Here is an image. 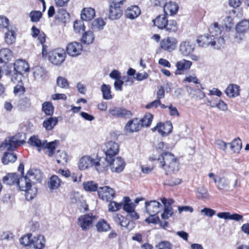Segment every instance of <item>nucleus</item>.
Instances as JSON below:
<instances>
[{"label":"nucleus","mask_w":249,"mask_h":249,"mask_svg":"<svg viewBox=\"0 0 249 249\" xmlns=\"http://www.w3.org/2000/svg\"><path fill=\"white\" fill-rule=\"evenodd\" d=\"M42 178V173L36 169H30L25 176L19 178L17 186L20 191L25 192V197L27 200H32L36 196L37 190L33 185L40 182Z\"/></svg>","instance_id":"obj_1"},{"label":"nucleus","mask_w":249,"mask_h":249,"mask_svg":"<svg viewBox=\"0 0 249 249\" xmlns=\"http://www.w3.org/2000/svg\"><path fill=\"white\" fill-rule=\"evenodd\" d=\"M150 160H154L156 157H150ZM159 166L163 169L166 175H171L179 170V162L174 154L170 152H163L158 158Z\"/></svg>","instance_id":"obj_2"},{"label":"nucleus","mask_w":249,"mask_h":249,"mask_svg":"<svg viewBox=\"0 0 249 249\" xmlns=\"http://www.w3.org/2000/svg\"><path fill=\"white\" fill-rule=\"evenodd\" d=\"M24 134L18 133L15 136L8 137L0 145L1 151H13L18 146L22 144L24 142Z\"/></svg>","instance_id":"obj_3"},{"label":"nucleus","mask_w":249,"mask_h":249,"mask_svg":"<svg viewBox=\"0 0 249 249\" xmlns=\"http://www.w3.org/2000/svg\"><path fill=\"white\" fill-rule=\"evenodd\" d=\"M28 143L30 145L36 147L38 151L42 149H47V154L51 157L54 154L57 141L47 143L46 141H41L37 137L34 136L29 139Z\"/></svg>","instance_id":"obj_4"},{"label":"nucleus","mask_w":249,"mask_h":249,"mask_svg":"<svg viewBox=\"0 0 249 249\" xmlns=\"http://www.w3.org/2000/svg\"><path fill=\"white\" fill-rule=\"evenodd\" d=\"M29 67L28 64L24 60H18L14 63V66L10 65L7 67L6 74L11 77V74L16 77L17 74H20L27 71Z\"/></svg>","instance_id":"obj_5"},{"label":"nucleus","mask_w":249,"mask_h":249,"mask_svg":"<svg viewBox=\"0 0 249 249\" xmlns=\"http://www.w3.org/2000/svg\"><path fill=\"white\" fill-rule=\"evenodd\" d=\"M195 48L194 44L188 41H182L179 46V52L183 56H190L192 60L197 61L200 57L199 55L192 54Z\"/></svg>","instance_id":"obj_6"},{"label":"nucleus","mask_w":249,"mask_h":249,"mask_svg":"<svg viewBox=\"0 0 249 249\" xmlns=\"http://www.w3.org/2000/svg\"><path fill=\"white\" fill-rule=\"evenodd\" d=\"M208 177L213 180L219 191H228L231 190L230 180L228 178L224 176L219 177L213 173H209Z\"/></svg>","instance_id":"obj_7"},{"label":"nucleus","mask_w":249,"mask_h":249,"mask_svg":"<svg viewBox=\"0 0 249 249\" xmlns=\"http://www.w3.org/2000/svg\"><path fill=\"white\" fill-rule=\"evenodd\" d=\"M50 61L53 65H60L65 61L66 57V52L62 49H55L49 53Z\"/></svg>","instance_id":"obj_8"},{"label":"nucleus","mask_w":249,"mask_h":249,"mask_svg":"<svg viewBox=\"0 0 249 249\" xmlns=\"http://www.w3.org/2000/svg\"><path fill=\"white\" fill-rule=\"evenodd\" d=\"M104 152L106 155V160L117 157L119 152V145L114 141H109L105 144Z\"/></svg>","instance_id":"obj_9"},{"label":"nucleus","mask_w":249,"mask_h":249,"mask_svg":"<svg viewBox=\"0 0 249 249\" xmlns=\"http://www.w3.org/2000/svg\"><path fill=\"white\" fill-rule=\"evenodd\" d=\"M106 160L109 164L112 172L114 173H121L123 171L125 166L124 160L120 157L117 156L111 158L110 160Z\"/></svg>","instance_id":"obj_10"},{"label":"nucleus","mask_w":249,"mask_h":249,"mask_svg":"<svg viewBox=\"0 0 249 249\" xmlns=\"http://www.w3.org/2000/svg\"><path fill=\"white\" fill-rule=\"evenodd\" d=\"M114 221L122 227H124L129 231H131L135 226L134 221H130L127 217H124L119 213H114L112 215Z\"/></svg>","instance_id":"obj_11"},{"label":"nucleus","mask_w":249,"mask_h":249,"mask_svg":"<svg viewBox=\"0 0 249 249\" xmlns=\"http://www.w3.org/2000/svg\"><path fill=\"white\" fill-rule=\"evenodd\" d=\"M97 193L100 199L107 202L112 200L115 196V191L108 186L99 187Z\"/></svg>","instance_id":"obj_12"},{"label":"nucleus","mask_w":249,"mask_h":249,"mask_svg":"<svg viewBox=\"0 0 249 249\" xmlns=\"http://www.w3.org/2000/svg\"><path fill=\"white\" fill-rule=\"evenodd\" d=\"M83 50V46L80 42L73 41L69 43L66 47V52L68 55L72 57H76L81 54Z\"/></svg>","instance_id":"obj_13"},{"label":"nucleus","mask_w":249,"mask_h":249,"mask_svg":"<svg viewBox=\"0 0 249 249\" xmlns=\"http://www.w3.org/2000/svg\"><path fill=\"white\" fill-rule=\"evenodd\" d=\"M173 126L172 123L168 121L165 123H159L157 125L152 128V131H157L162 136H167L172 132Z\"/></svg>","instance_id":"obj_14"},{"label":"nucleus","mask_w":249,"mask_h":249,"mask_svg":"<svg viewBox=\"0 0 249 249\" xmlns=\"http://www.w3.org/2000/svg\"><path fill=\"white\" fill-rule=\"evenodd\" d=\"M177 44L178 41L176 38L166 37L161 40L160 45L163 50L170 52L176 48Z\"/></svg>","instance_id":"obj_15"},{"label":"nucleus","mask_w":249,"mask_h":249,"mask_svg":"<svg viewBox=\"0 0 249 249\" xmlns=\"http://www.w3.org/2000/svg\"><path fill=\"white\" fill-rule=\"evenodd\" d=\"M21 78L22 75L19 74H17L16 77H15L13 74L11 75V81L15 84H17V85L14 89V93L16 95L20 96L25 92V88L23 86Z\"/></svg>","instance_id":"obj_16"},{"label":"nucleus","mask_w":249,"mask_h":249,"mask_svg":"<svg viewBox=\"0 0 249 249\" xmlns=\"http://www.w3.org/2000/svg\"><path fill=\"white\" fill-rule=\"evenodd\" d=\"M95 160L90 156L85 155L82 156L79 160L78 167L80 170H87L94 166Z\"/></svg>","instance_id":"obj_17"},{"label":"nucleus","mask_w":249,"mask_h":249,"mask_svg":"<svg viewBox=\"0 0 249 249\" xmlns=\"http://www.w3.org/2000/svg\"><path fill=\"white\" fill-rule=\"evenodd\" d=\"M95 216L85 214L81 216L78 220V225L83 231H87L92 226V223Z\"/></svg>","instance_id":"obj_18"},{"label":"nucleus","mask_w":249,"mask_h":249,"mask_svg":"<svg viewBox=\"0 0 249 249\" xmlns=\"http://www.w3.org/2000/svg\"><path fill=\"white\" fill-rule=\"evenodd\" d=\"M109 114L117 118H129L131 116V112L124 108L113 107L109 109Z\"/></svg>","instance_id":"obj_19"},{"label":"nucleus","mask_w":249,"mask_h":249,"mask_svg":"<svg viewBox=\"0 0 249 249\" xmlns=\"http://www.w3.org/2000/svg\"><path fill=\"white\" fill-rule=\"evenodd\" d=\"M145 207L148 214H157L160 212L161 205L156 200H152L146 201Z\"/></svg>","instance_id":"obj_20"},{"label":"nucleus","mask_w":249,"mask_h":249,"mask_svg":"<svg viewBox=\"0 0 249 249\" xmlns=\"http://www.w3.org/2000/svg\"><path fill=\"white\" fill-rule=\"evenodd\" d=\"M123 12L121 7L114 4H110L108 9V18L111 20H116L121 17Z\"/></svg>","instance_id":"obj_21"},{"label":"nucleus","mask_w":249,"mask_h":249,"mask_svg":"<svg viewBox=\"0 0 249 249\" xmlns=\"http://www.w3.org/2000/svg\"><path fill=\"white\" fill-rule=\"evenodd\" d=\"M192 65V63L191 61L185 59L177 61L176 64V67L177 68V70L175 71L176 74H182V72L189 70Z\"/></svg>","instance_id":"obj_22"},{"label":"nucleus","mask_w":249,"mask_h":249,"mask_svg":"<svg viewBox=\"0 0 249 249\" xmlns=\"http://www.w3.org/2000/svg\"><path fill=\"white\" fill-rule=\"evenodd\" d=\"M240 87L235 84H230L226 88L225 93L229 98H235L240 95Z\"/></svg>","instance_id":"obj_23"},{"label":"nucleus","mask_w":249,"mask_h":249,"mask_svg":"<svg viewBox=\"0 0 249 249\" xmlns=\"http://www.w3.org/2000/svg\"><path fill=\"white\" fill-rule=\"evenodd\" d=\"M142 127L140 120L137 118L128 121L125 126V130L129 133L137 132Z\"/></svg>","instance_id":"obj_24"},{"label":"nucleus","mask_w":249,"mask_h":249,"mask_svg":"<svg viewBox=\"0 0 249 249\" xmlns=\"http://www.w3.org/2000/svg\"><path fill=\"white\" fill-rule=\"evenodd\" d=\"M45 245V239L43 235L32 236L31 247L34 249H43Z\"/></svg>","instance_id":"obj_25"},{"label":"nucleus","mask_w":249,"mask_h":249,"mask_svg":"<svg viewBox=\"0 0 249 249\" xmlns=\"http://www.w3.org/2000/svg\"><path fill=\"white\" fill-rule=\"evenodd\" d=\"M141 14L140 8L136 5H132L128 7L125 11V15L127 18L134 19L138 17Z\"/></svg>","instance_id":"obj_26"},{"label":"nucleus","mask_w":249,"mask_h":249,"mask_svg":"<svg viewBox=\"0 0 249 249\" xmlns=\"http://www.w3.org/2000/svg\"><path fill=\"white\" fill-rule=\"evenodd\" d=\"M217 216L219 218H222L224 219H230L234 220L235 221H239L243 220V215L239 214L238 213L231 214L229 212H222L219 213L217 214Z\"/></svg>","instance_id":"obj_27"},{"label":"nucleus","mask_w":249,"mask_h":249,"mask_svg":"<svg viewBox=\"0 0 249 249\" xmlns=\"http://www.w3.org/2000/svg\"><path fill=\"white\" fill-rule=\"evenodd\" d=\"M178 7L175 2L170 1L164 4L163 10L166 15H174L176 14L178 11Z\"/></svg>","instance_id":"obj_28"},{"label":"nucleus","mask_w":249,"mask_h":249,"mask_svg":"<svg viewBox=\"0 0 249 249\" xmlns=\"http://www.w3.org/2000/svg\"><path fill=\"white\" fill-rule=\"evenodd\" d=\"M19 178V176L17 173H9L3 178L2 181L6 184L17 186Z\"/></svg>","instance_id":"obj_29"},{"label":"nucleus","mask_w":249,"mask_h":249,"mask_svg":"<svg viewBox=\"0 0 249 249\" xmlns=\"http://www.w3.org/2000/svg\"><path fill=\"white\" fill-rule=\"evenodd\" d=\"M95 16V12L94 9L89 7L84 8L81 14L82 19L85 21L91 20Z\"/></svg>","instance_id":"obj_30"},{"label":"nucleus","mask_w":249,"mask_h":249,"mask_svg":"<svg viewBox=\"0 0 249 249\" xmlns=\"http://www.w3.org/2000/svg\"><path fill=\"white\" fill-rule=\"evenodd\" d=\"M33 75L36 79L43 80L46 77L47 71L42 67L37 66L33 68Z\"/></svg>","instance_id":"obj_31"},{"label":"nucleus","mask_w":249,"mask_h":249,"mask_svg":"<svg viewBox=\"0 0 249 249\" xmlns=\"http://www.w3.org/2000/svg\"><path fill=\"white\" fill-rule=\"evenodd\" d=\"M94 38L95 36L93 31L88 30L83 34L81 41L83 44L89 45L93 43Z\"/></svg>","instance_id":"obj_32"},{"label":"nucleus","mask_w":249,"mask_h":249,"mask_svg":"<svg viewBox=\"0 0 249 249\" xmlns=\"http://www.w3.org/2000/svg\"><path fill=\"white\" fill-rule=\"evenodd\" d=\"M235 30L237 33L243 35L249 30V20L245 19L240 21L236 25Z\"/></svg>","instance_id":"obj_33"},{"label":"nucleus","mask_w":249,"mask_h":249,"mask_svg":"<svg viewBox=\"0 0 249 249\" xmlns=\"http://www.w3.org/2000/svg\"><path fill=\"white\" fill-rule=\"evenodd\" d=\"M106 25V22L101 18H97L94 19L91 24V29L94 31H100L102 30Z\"/></svg>","instance_id":"obj_34"},{"label":"nucleus","mask_w":249,"mask_h":249,"mask_svg":"<svg viewBox=\"0 0 249 249\" xmlns=\"http://www.w3.org/2000/svg\"><path fill=\"white\" fill-rule=\"evenodd\" d=\"M122 206L123 210L127 213L134 210L135 209L136 205L131 202L128 197H124L122 202Z\"/></svg>","instance_id":"obj_35"},{"label":"nucleus","mask_w":249,"mask_h":249,"mask_svg":"<svg viewBox=\"0 0 249 249\" xmlns=\"http://www.w3.org/2000/svg\"><path fill=\"white\" fill-rule=\"evenodd\" d=\"M31 35L34 38L38 37V40L41 44H43L46 41V35L44 33H40V31L36 26H33L31 29Z\"/></svg>","instance_id":"obj_36"},{"label":"nucleus","mask_w":249,"mask_h":249,"mask_svg":"<svg viewBox=\"0 0 249 249\" xmlns=\"http://www.w3.org/2000/svg\"><path fill=\"white\" fill-rule=\"evenodd\" d=\"M12 52L7 48H4L0 50V62H6L12 58Z\"/></svg>","instance_id":"obj_37"},{"label":"nucleus","mask_w":249,"mask_h":249,"mask_svg":"<svg viewBox=\"0 0 249 249\" xmlns=\"http://www.w3.org/2000/svg\"><path fill=\"white\" fill-rule=\"evenodd\" d=\"M167 20L165 15H161L157 17L153 21L154 25L158 28L163 29L165 27Z\"/></svg>","instance_id":"obj_38"},{"label":"nucleus","mask_w":249,"mask_h":249,"mask_svg":"<svg viewBox=\"0 0 249 249\" xmlns=\"http://www.w3.org/2000/svg\"><path fill=\"white\" fill-rule=\"evenodd\" d=\"M222 27L225 28L226 30H230L234 25L233 19L231 14L226 16L222 20Z\"/></svg>","instance_id":"obj_39"},{"label":"nucleus","mask_w":249,"mask_h":249,"mask_svg":"<svg viewBox=\"0 0 249 249\" xmlns=\"http://www.w3.org/2000/svg\"><path fill=\"white\" fill-rule=\"evenodd\" d=\"M61 180L56 175H53L50 178L48 186L51 190L57 189L61 185Z\"/></svg>","instance_id":"obj_40"},{"label":"nucleus","mask_w":249,"mask_h":249,"mask_svg":"<svg viewBox=\"0 0 249 249\" xmlns=\"http://www.w3.org/2000/svg\"><path fill=\"white\" fill-rule=\"evenodd\" d=\"M55 158L58 163L64 165L68 162V156L66 152L58 150L55 154Z\"/></svg>","instance_id":"obj_41"},{"label":"nucleus","mask_w":249,"mask_h":249,"mask_svg":"<svg viewBox=\"0 0 249 249\" xmlns=\"http://www.w3.org/2000/svg\"><path fill=\"white\" fill-rule=\"evenodd\" d=\"M17 159L16 154L13 153L5 152L2 158V162L4 165L14 162Z\"/></svg>","instance_id":"obj_42"},{"label":"nucleus","mask_w":249,"mask_h":249,"mask_svg":"<svg viewBox=\"0 0 249 249\" xmlns=\"http://www.w3.org/2000/svg\"><path fill=\"white\" fill-rule=\"evenodd\" d=\"M58 120L56 117H50L44 121L43 126L46 130H51L57 124Z\"/></svg>","instance_id":"obj_43"},{"label":"nucleus","mask_w":249,"mask_h":249,"mask_svg":"<svg viewBox=\"0 0 249 249\" xmlns=\"http://www.w3.org/2000/svg\"><path fill=\"white\" fill-rule=\"evenodd\" d=\"M83 186L87 192H95L99 188L98 184L92 180L84 182Z\"/></svg>","instance_id":"obj_44"},{"label":"nucleus","mask_w":249,"mask_h":249,"mask_svg":"<svg viewBox=\"0 0 249 249\" xmlns=\"http://www.w3.org/2000/svg\"><path fill=\"white\" fill-rule=\"evenodd\" d=\"M196 195L198 198L208 199L210 198V195L208 190L205 186L199 187L196 189Z\"/></svg>","instance_id":"obj_45"},{"label":"nucleus","mask_w":249,"mask_h":249,"mask_svg":"<svg viewBox=\"0 0 249 249\" xmlns=\"http://www.w3.org/2000/svg\"><path fill=\"white\" fill-rule=\"evenodd\" d=\"M231 149L233 152H239L242 148V142L239 138L235 139L230 143H228Z\"/></svg>","instance_id":"obj_46"},{"label":"nucleus","mask_w":249,"mask_h":249,"mask_svg":"<svg viewBox=\"0 0 249 249\" xmlns=\"http://www.w3.org/2000/svg\"><path fill=\"white\" fill-rule=\"evenodd\" d=\"M96 228L99 232H105L110 229L109 225L104 219L100 220L96 224Z\"/></svg>","instance_id":"obj_47"},{"label":"nucleus","mask_w":249,"mask_h":249,"mask_svg":"<svg viewBox=\"0 0 249 249\" xmlns=\"http://www.w3.org/2000/svg\"><path fill=\"white\" fill-rule=\"evenodd\" d=\"M221 28L217 22H213L209 28V33L213 36H216L221 33Z\"/></svg>","instance_id":"obj_48"},{"label":"nucleus","mask_w":249,"mask_h":249,"mask_svg":"<svg viewBox=\"0 0 249 249\" xmlns=\"http://www.w3.org/2000/svg\"><path fill=\"white\" fill-rule=\"evenodd\" d=\"M16 40L15 32L12 30H9L5 33V41L8 44H12Z\"/></svg>","instance_id":"obj_49"},{"label":"nucleus","mask_w":249,"mask_h":249,"mask_svg":"<svg viewBox=\"0 0 249 249\" xmlns=\"http://www.w3.org/2000/svg\"><path fill=\"white\" fill-rule=\"evenodd\" d=\"M101 89L104 99L106 100L112 99V97L110 93L111 87L109 85L103 84Z\"/></svg>","instance_id":"obj_50"},{"label":"nucleus","mask_w":249,"mask_h":249,"mask_svg":"<svg viewBox=\"0 0 249 249\" xmlns=\"http://www.w3.org/2000/svg\"><path fill=\"white\" fill-rule=\"evenodd\" d=\"M32 238V234H27L22 236L19 239L20 244L24 247H31Z\"/></svg>","instance_id":"obj_51"},{"label":"nucleus","mask_w":249,"mask_h":249,"mask_svg":"<svg viewBox=\"0 0 249 249\" xmlns=\"http://www.w3.org/2000/svg\"><path fill=\"white\" fill-rule=\"evenodd\" d=\"M42 110L47 115H52L54 111V107L52 104L49 102H46L42 104Z\"/></svg>","instance_id":"obj_52"},{"label":"nucleus","mask_w":249,"mask_h":249,"mask_svg":"<svg viewBox=\"0 0 249 249\" xmlns=\"http://www.w3.org/2000/svg\"><path fill=\"white\" fill-rule=\"evenodd\" d=\"M164 29L168 32H175L178 29L176 21L174 20H168Z\"/></svg>","instance_id":"obj_53"},{"label":"nucleus","mask_w":249,"mask_h":249,"mask_svg":"<svg viewBox=\"0 0 249 249\" xmlns=\"http://www.w3.org/2000/svg\"><path fill=\"white\" fill-rule=\"evenodd\" d=\"M213 39L212 47L217 49H220L225 43L224 39L222 36H214Z\"/></svg>","instance_id":"obj_54"},{"label":"nucleus","mask_w":249,"mask_h":249,"mask_svg":"<svg viewBox=\"0 0 249 249\" xmlns=\"http://www.w3.org/2000/svg\"><path fill=\"white\" fill-rule=\"evenodd\" d=\"M153 118V116L150 113L146 114L144 117L140 120L142 123V126L146 127L148 126L151 123Z\"/></svg>","instance_id":"obj_55"},{"label":"nucleus","mask_w":249,"mask_h":249,"mask_svg":"<svg viewBox=\"0 0 249 249\" xmlns=\"http://www.w3.org/2000/svg\"><path fill=\"white\" fill-rule=\"evenodd\" d=\"M105 160L106 161H101V160L100 161H95L94 166L99 172H102L106 170L109 165L107 160Z\"/></svg>","instance_id":"obj_56"},{"label":"nucleus","mask_w":249,"mask_h":249,"mask_svg":"<svg viewBox=\"0 0 249 249\" xmlns=\"http://www.w3.org/2000/svg\"><path fill=\"white\" fill-rule=\"evenodd\" d=\"M122 208V202L117 203L114 201H110L108 205V210L109 212H115L119 211Z\"/></svg>","instance_id":"obj_57"},{"label":"nucleus","mask_w":249,"mask_h":249,"mask_svg":"<svg viewBox=\"0 0 249 249\" xmlns=\"http://www.w3.org/2000/svg\"><path fill=\"white\" fill-rule=\"evenodd\" d=\"M211 107H216L220 110L224 112L228 110L227 104L221 100H219L217 103L211 105Z\"/></svg>","instance_id":"obj_58"},{"label":"nucleus","mask_w":249,"mask_h":249,"mask_svg":"<svg viewBox=\"0 0 249 249\" xmlns=\"http://www.w3.org/2000/svg\"><path fill=\"white\" fill-rule=\"evenodd\" d=\"M74 30L76 33H81L85 29L84 23L81 21H75L73 25Z\"/></svg>","instance_id":"obj_59"},{"label":"nucleus","mask_w":249,"mask_h":249,"mask_svg":"<svg viewBox=\"0 0 249 249\" xmlns=\"http://www.w3.org/2000/svg\"><path fill=\"white\" fill-rule=\"evenodd\" d=\"M42 16V13L39 11H32L30 13V17L32 22H37Z\"/></svg>","instance_id":"obj_60"},{"label":"nucleus","mask_w":249,"mask_h":249,"mask_svg":"<svg viewBox=\"0 0 249 249\" xmlns=\"http://www.w3.org/2000/svg\"><path fill=\"white\" fill-rule=\"evenodd\" d=\"M208 35L201 36L198 37L196 42L197 44L202 47L208 46V42L207 41Z\"/></svg>","instance_id":"obj_61"},{"label":"nucleus","mask_w":249,"mask_h":249,"mask_svg":"<svg viewBox=\"0 0 249 249\" xmlns=\"http://www.w3.org/2000/svg\"><path fill=\"white\" fill-rule=\"evenodd\" d=\"M156 249H172V244L167 241L160 242L156 247Z\"/></svg>","instance_id":"obj_62"},{"label":"nucleus","mask_w":249,"mask_h":249,"mask_svg":"<svg viewBox=\"0 0 249 249\" xmlns=\"http://www.w3.org/2000/svg\"><path fill=\"white\" fill-rule=\"evenodd\" d=\"M70 198L72 203L76 204L81 201V196L78 192H73L71 194Z\"/></svg>","instance_id":"obj_63"},{"label":"nucleus","mask_w":249,"mask_h":249,"mask_svg":"<svg viewBox=\"0 0 249 249\" xmlns=\"http://www.w3.org/2000/svg\"><path fill=\"white\" fill-rule=\"evenodd\" d=\"M57 84L58 87L61 88H67L69 87V84L67 80L62 77L59 76L57 79Z\"/></svg>","instance_id":"obj_64"}]
</instances>
